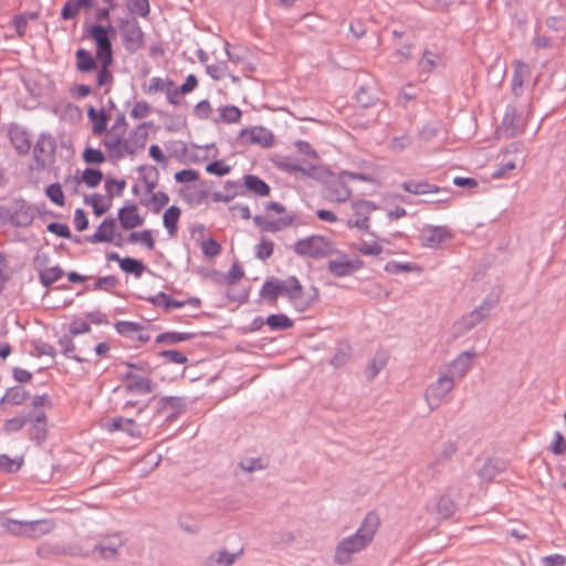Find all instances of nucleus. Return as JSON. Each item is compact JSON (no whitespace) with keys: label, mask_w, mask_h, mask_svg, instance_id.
<instances>
[{"label":"nucleus","mask_w":566,"mask_h":566,"mask_svg":"<svg viewBox=\"0 0 566 566\" xmlns=\"http://www.w3.org/2000/svg\"><path fill=\"white\" fill-rule=\"evenodd\" d=\"M379 525V515L375 512L367 513L357 532L342 539L336 546L335 563L339 565L348 564L354 554L361 552L374 541Z\"/></svg>","instance_id":"obj_1"},{"label":"nucleus","mask_w":566,"mask_h":566,"mask_svg":"<svg viewBox=\"0 0 566 566\" xmlns=\"http://www.w3.org/2000/svg\"><path fill=\"white\" fill-rule=\"evenodd\" d=\"M255 226L262 231L277 232L292 224L293 218L285 207L279 202H268L263 214L253 218Z\"/></svg>","instance_id":"obj_2"},{"label":"nucleus","mask_w":566,"mask_h":566,"mask_svg":"<svg viewBox=\"0 0 566 566\" xmlns=\"http://www.w3.org/2000/svg\"><path fill=\"white\" fill-rule=\"evenodd\" d=\"M293 251L302 258L323 259L335 254L336 245L333 240L314 234L298 240L294 244Z\"/></svg>","instance_id":"obj_3"},{"label":"nucleus","mask_w":566,"mask_h":566,"mask_svg":"<svg viewBox=\"0 0 566 566\" xmlns=\"http://www.w3.org/2000/svg\"><path fill=\"white\" fill-rule=\"evenodd\" d=\"M153 386L148 377L139 374L136 370H130L126 374L124 391L126 401L123 409L137 407L138 412L143 410L138 396H146L151 392Z\"/></svg>","instance_id":"obj_4"},{"label":"nucleus","mask_w":566,"mask_h":566,"mask_svg":"<svg viewBox=\"0 0 566 566\" xmlns=\"http://www.w3.org/2000/svg\"><path fill=\"white\" fill-rule=\"evenodd\" d=\"M284 295L296 311L303 312L317 301L318 292L314 286L304 289L297 277L290 276L285 280Z\"/></svg>","instance_id":"obj_5"},{"label":"nucleus","mask_w":566,"mask_h":566,"mask_svg":"<svg viewBox=\"0 0 566 566\" xmlns=\"http://www.w3.org/2000/svg\"><path fill=\"white\" fill-rule=\"evenodd\" d=\"M454 388L452 377L442 375L436 381L430 384L424 392V399L431 410L439 408Z\"/></svg>","instance_id":"obj_6"},{"label":"nucleus","mask_w":566,"mask_h":566,"mask_svg":"<svg viewBox=\"0 0 566 566\" xmlns=\"http://www.w3.org/2000/svg\"><path fill=\"white\" fill-rule=\"evenodd\" d=\"M113 28L102 25H93L88 31V36L96 44L97 60H105V64L113 63V49L111 43V34H114Z\"/></svg>","instance_id":"obj_7"},{"label":"nucleus","mask_w":566,"mask_h":566,"mask_svg":"<svg viewBox=\"0 0 566 566\" xmlns=\"http://www.w3.org/2000/svg\"><path fill=\"white\" fill-rule=\"evenodd\" d=\"M91 243H109L115 247H123L124 239L122 233L117 230L114 219L106 218L96 228L95 232L87 238Z\"/></svg>","instance_id":"obj_8"},{"label":"nucleus","mask_w":566,"mask_h":566,"mask_svg":"<svg viewBox=\"0 0 566 566\" xmlns=\"http://www.w3.org/2000/svg\"><path fill=\"white\" fill-rule=\"evenodd\" d=\"M335 253V258L331 259L327 264L328 271L334 276H349L363 269L364 262L359 258H350L344 252L336 251Z\"/></svg>","instance_id":"obj_9"},{"label":"nucleus","mask_w":566,"mask_h":566,"mask_svg":"<svg viewBox=\"0 0 566 566\" xmlns=\"http://www.w3.org/2000/svg\"><path fill=\"white\" fill-rule=\"evenodd\" d=\"M353 217L348 218L346 226L349 229L357 228L360 230H369L370 214L377 210V206L369 200H355L352 202Z\"/></svg>","instance_id":"obj_10"},{"label":"nucleus","mask_w":566,"mask_h":566,"mask_svg":"<svg viewBox=\"0 0 566 566\" xmlns=\"http://www.w3.org/2000/svg\"><path fill=\"white\" fill-rule=\"evenodd\" d=\"M452 237L451 231L446 227L426 226L420 231L419 241L422 247L438 249Z\"/></svg>","instance_id":"obj_11"},{"label":"nucleus","mask_w":566,"mask_h":566,"mask_svg":"<svg viewBox=\"0 0 566 566\" xmlns=\"http://www.w3.org/2000/svg\"><path fill=\"white\" fill-rule=\"evenodd\" d=\"M117 218L120 227L127 231L139 228L145 223V218L135 202H127L120 207Z\"/></svg>","instance_id":"obj_12"},{"label":"nucleus","mask_w":566,"mask_h":566,"mask_svg":"<svg viewBox=\"0 0 566 566\" xmlns=\"http://www.w3.org/2000/svg\"><path fill=\"white\" fill-rule=\"evenodd\" d=\"M104 179V174L96 167H86L83 170H77L74 176H69L64 179V184L71 185H85L90 189L97 188Z\"/></svg>","instance_id":"obj_13"},{"label":"nucleus","mask_w":566,"mask_h":566,"mask_svg":"<svg viewBox=\"0 0 566 566\" xmlns=\"http://www.w3.org/2000/svg\"><path fill=\"white\" fill-rule=\"evenodd\" d=\"M347 179H365L363 176L344 172L333 181L328 187V199L333 202H345L350 196L352 190L347 186Z\"/></svg>","instance_id":"obj_14"},{"label":"nucleus","mask_w":566,"mask_h":566,"mask_svg":"<svg viewBox=\"0 0 566 566\" xmlns=\"http://www.w3.org/2000/svg\"><path fill=\"white\" fill-rule=\"evenodd\" d=\"M476 353L474 349L462 352L449 365L446 376L452 377L453 380L461 379L471 369Z\"/></svg>","instance_id":"obj_15"},{"label":"nucleus","mask_w":566,"mask_h":566,"mask_svg":"<svg viewBox=\"0 0 566 566\" xmlns=\"http://www.w3.org/2000/svg\"><path fill=\"white\" fill-rule=\"evenodd\" d=\"M147 139L146 124H142L126 137V144L124 145L125 157H133L144 150Z\"/></svg>","instance_id":"obj_16"},{"label":"nucleus","mask_w":566,"mask_h":566,"mask_svg":"<svg viewBox=\"0 0 566 566\" xmlns=\"http://www.w3.org/2000/svg\"><path fill=\"white\" fill-rule=\"evenodd\" d=\"M14 526L13 532L17 534L33 538L41 537L53 530V523L48 520L14 523Z\"/></svg>","instance_id":"obj_17"},{"label":"nucleus","mask_w":566,"mask_h":566,"mask_svg":"<svg viewBox=\"0 0 566 566\" xmlns=\"http://www.w3.org/2000/svg\"><path fill=\"white\" fill-rule=\"evenodd\" d=\"M240 138L244 144L260 145L262 147H271L274 144L272 133L263 127L243 129Z\"/></svg>","instance_id":"obj_18"},{"label":"nucleus","mask_w":566,"mask_h":566,"mask_svg":"<svg viewBox=\"0 0 566 566\" xmlns=\"http://www.w3.org/2000/svg\"><path fill=\"white\" fill-rule=\"evenodd\" d=\"M125 144H126V138H124L122 133L116 132L115 128H113L111 132H108L103 139V145H104L105 149L107 150L108 155L115 159L125 158V153H124Z\"/></svg>","instance_id":"obj_19"},{"label":"nucleus","mask_w":566,"mask_h":566,"mask_svg":"<svg viewBox=\"0 0 566 566\" xmlns=\"http://www.w3.org/2000/svg\"><path fill=\"white\" fill-rule=\"evenodd\" d=\"M106 430L109 432L114 431H124L128 436L134 438H139L142 436V430L138 423L135 420L124 417H115L105 426Z\"/></svg>","instance_id":"obj_20"},{"label":"nucleus","mask_w":566,"mask_h":566,"mask_svg":"<svg viewBox=\"0 0 566 566\" xmlns=\"http://www.w3.org/2000/svg\"><path fill=\"white\" fill-rule=\"evenodd\" d=\"M181 209L177 206H170L163 216V224L169 238H175L179 230V220Z\"/></svg>","instance_id":"obj_21"},{"label":"nucleus","mask_w":566,"mask_h":566,"mask_svg":"<svg viewBox=\"0 0 566 566\" xmlns=\"http://www.w3.org/2000/svg\"><path fill=\"white\" fill-rule=\"evenodd\" d=\"M285 292V280H270L266 281L261 289V296L270 302L271 304H276V301L280 295H284Z\"/></svg>","instance_id":"obj_22"},{"label":"nucleus","mask_w":566,"mask_h":566,"mask_svg":"<svg viewBox=\"0 0 566 566\" xmlns=\"http://www.w3.org/2000/svg\"><path fill=\"white\" fill-rule=\"evenodd\" d=\"M127 242L130 244L142 245L148 251H153L156 247L154 233L150 229L132 231L127 237Z\"/></svg>","instance_id":"obj_23"},{"label":"nucleus","mask_w":566,"mask_h":566,"mask_svg":"<svg viewBox=\"0 0 566 566\" xmlns=\"http://www.w3.org/2000/svg\"><path fill=\"white\" fill-rule=\"evenodd\" d=\"M30 437L36 441H43L46 437V417L44 412H38L31 420Z\"/></svg>","instance_id":"obj_24"},{"label":"nucleus","mask_w":566,"mask_h":566,"mask_svg":"<svg viewBox=\"0 0 566 566\" xmlns=\"http://www.w3.org/2000/svg\"><path fill=\"white\" fill-rule=\"evenodd\" d=\"M382 241L384 240H363L353 244V248L363 255L378 256L384 252V247L381 244Z\"/></svg>","instance_id":"obj_25"},{"label":"nucleus","mask_w":566,"mask_h":566,"mask_svg":"<svg viewBox=\"0 0 566 566\" xmlns=\"http://www.w3.org/2000/svg\"><path fill=\"white\" fill-rule=\"evenodd\" d=\"M87 116L92 122V132L94 135L99 136L107 128V116L104 111H96L94 107H90Z\"/></svg>","instance_id":"obj_26"},{"label":"nucleus","mask_w":566,"mask_h":566,"mask_svg":"<svg viewBox=\"0 0 566 566\" xmlns=\"http://www.w3.org/2000/svg\"><path fill=\"white\" fill-rule=\"evenodd\" d=\"M82 159L88 167H95L106 161V155L99 148L87 145L82 153Z\"/></svg>","instance_id":"obj_27"},{"label":"nucleus","mask_w":566,"mask_h":566,"mask_svg":"<svg viewBox=\"0 0 566 566\" xmlns=\"http://www.w3.org/2000/svg\"><path fill=\"white\" fill-rule=\"evenodd\" d=\"M245 188L259 196H268L270 193L269 185L254 175H247L243 178Z\"/></svg>","instance_id":"obj_28"},{"label":"nucleus","mask_w":566,"mask_h":566,"mask_svg":"<svg viewBox=\"0 0 566 566\" xmlns=\"http://www.w3.org/2000/svg\"><path fill=\"white\" fill-rule=\"evenodd\" d=\"M76 67L80 72H91L96 67V61L93 55L85 49L76 51Z\"/></svg>","instance_id":"obj_29"},{"label":"nucleus","mask_w":566,"mask_h":566,"mask_svg":"<svg viewBox=\"0 0 566 566\" xmlns=\"http://www.w3.org/2000/svg\"><path fill=\"white\" fill-rule=\"evenodd\" d=\"M122 546V542L117 537L107 539L104 544L96 547L101 558L109 559L116 556L117 549Z\"/></svg>","instance_id":"obj_30"},{"label":"nucleus","mask_w":566,"mask_h":566,"mask_svg":"<svg viewBox=\"0 0 566 566\" xmlns=\"http://www.w3.org/2000/svg\"><path fill=\"white\" fill-rule=\"evenodd\" d=\"M85 202L92 207L93 212L98 217L106 213L111 207L105 198L98 193L91 195Z\"/></svg>","instance_id":"obj_31"},{"label":"nucleus","mask_w":566,"mask_h":566,"mask_svg":"<svg viewBox=\"0 0 566 566\" xmlns=\"http://www.w3.org/2000/svg\"><path fill=\"white\" fill-rule=\"evenodd\" d=\"M244 277V270L243 268L238 263L234 262L230 270L222 276L221 283L228 286L234 285L240 280Z\"/></svg>","instance_id":"obj_32"},{"label":"nucleus","mask_w":566,"mask_h":566,"mask_svg":"<svg viewBox=\"0 0 566 566\" xmlns=\"http://www.w3.org/2000/svg\"><path fill=\"white\" fill-rule=\"evenodd\" d=\"M191 334L189 333H179V332H168L159 334L156 337V343L158 344H168L174 345L180 342H185L191 338Z\"/></svg>","instance_id":"obj_33"},{"label":"nucleus","mask_w":566,"mask_h":566,"mask_svg":"<svg viewBox=\"0 0 566 566\" xmlns=\"http://www.w3.org/2000/svg\"><path fill=\"white\" fill-rule=\"evenodd\" d=\"M119 268L122 271L133 273L137 277L143 274L145 269L143 262L133 258H124L123 260H119Z\"/></svg>","instance_id":"obj_34"},{"label":"nucleus","mask_w":566,"mask_h":566,"mask_svg":"<svg viewBox=\"0 0 566 566\" xmlns=\"http://www.w3.org/2000/svg\"><path fill=\"white\" fill-rule=\"evenodd\" d=\"M402 188L406 191H408L410 193H415V195H424V193H432V192L438 191L437 187H434L428 182H413V181L403 182Z\"/></svg>","instance_id":"obj_35"},{"label":"nucleus","mask_w":566,"mask_h":566,"mask_svg":"<svg viewBox=\"0 0 566 566\" xmlns=\"http://www.w3.org/2000/svg\"><path fill=\"white\" fill-rule=\"evenodd\" d=\"M266 324L271 329H287L293 326V322L285 314H272L268 317Z\"/></svg>","instance_id":"obj_36"},{"label":"nucleus","mask_w":566,"mask_h":566,"mask_svg":"<svg viewBox=\"0 0 566 566\" xmlns=\"http://www.w3.org/2000/svg\"><path fill=\"white\" fill-rule=\"evenodd\" d=\"M235 559L233 554H229L227 552H219L214 555H211L207 560L205 566H231Z\"/></svg>","instance_id":"obj_37"},{"label":"nucleus","mask_w":566,"mask_h":566,"mask_svg":"<svg viewBox=\"0 0 566 566\" xmlns=\"http://www.w3.org/2000/svg\"><path fill=\"white\" fill-rule=\"evenodd\" d=\"M436 510L441 517L446 518L454 513L455 504L450 496L442 495L437 502Z\"/></svg>","instance_id":"obj_38"},{"label":"nucleus","mask_w":566,"mask_h":566,"mask_svg":"<svg viewBox=\"0 0 566 566\" xmlns=\"http://www.w3.org/2000/svg\"><path fill=\"white\" fill-rule=\"evenodd\" d=\"M46 197L56 206L63 207L65 205V196L60 184H51L45 189Z\"/></svg>","instance_id":"obj_39"},{"label":"nucleus","mask_w":566,"mask_h":566,"mask_svg":"<svg viewBox=\"0 0 566 566\" xmlns=\"http://www.w3.org/2000/svg\"><path fill=\"white\" fill-rule=\"evenodd\" d=\"M385 270L388 273L397 274L400 272H420L421 268L413 263H400L391 261L385 265Z\"/></svg>","instance_id":"obj_40"},{"label":"nucleus","mask_w":566,"mask_h":566,"mask_svg":"<svg viewBox=\"0 0 566 566\" xmlns=\"http://www.w3.org/2000/svg\"><path fill=\"white\" fill-rule=\"evenodd\" d=\"M274 250V243L270 239L261 238L260 242L255 245V255L258 259L268 260Z\"/></svg>","instance_id":"obj_41"},{"label":"nucleus","mask_w":566,"mask_h":566,"mask_svg":"<svg viewBox=\"0 0 566 566\" xmlns=\"http://www.w3.org/2000/svg\"><path fill=\"white\" fill-rule=\"evenodd\" d=\"M154 303L157 306H163L166 310L179 308V307L185 306V302L172 300L169 295H167L163 292L158 293L154 297Z\"/></svg>","instance_id":"obj_42"},{"label":"nucleus","mask_w":566,"mask_h":566,"mask_svg":"<svg viewBox=\"0 0 566 566\" xmlns=\"http://www.w3.org/2000/svg\"><path fill=\"white\" fill-rule=\"evenodd\" d=\"M221 120L226 123H238L241 118V111L237 106H224L219 109Z\"/></svg>","instance_id":"obj_43"},{"label":"nucleus","mask_w":566,"mask_h":566,"mask_svg":"<svg viewBox=\"0 0 566 566\" xmlns=\"http://www.w3.org/2000/svg\"><path fill=\"white\" fill-rule=\"evenodd\" d=\"M206 171L222 177L231 171V166L226 160H216L207 165Z\"/></svg>","instance_id":"obj_44"},{"label":"nucleus","mask_w":566,"mask_h":566,"mask_svg":"<svg viewBox=\"0 0 566 566\" xmlns=\"http://www.w3.org/2000/svg\"><path fill=\"white\" fill-rule=\"evenodd\" d=\"M23 463L22 458H10L6 454L0 455V469L6 472H15L18 471Z\"/></svg>","instance_id":"obj_45"},{"label":"nucleus","mask_w":566,"mask_h":566,"mask_svg":"<svg viewBox=\"0 0 566 566\" xmlns=\"http://www.w3.org/2000/svg\"><path fill=\"white\" fill-rule=\"evenodd\" d=\"M127 9L135 14L146 17L149 13L148 0H127Z\"/></svg>","instance_id":"obj_46"},{"label":"nucleus","mask_w":566,"mask_h":566,"mask_svg":"<svg viewBox=\"0 0 566 566\" xmlns=\"http://www.w3.org/2000/svg\"><path fill=\"white\" fill-rule=\"evenodd\" d=\"M126 187L124 179L107 178L105 180V189L109 196H122Z\"/></svg>","instance_id":"obj_47"},{"label":"nucleus","mask_w":566,"mask_h":566,"mask_svg":"<svg viewBox=\"0 0 566 566\" xmlns=\"http://www.w3.org/2000/svg\"><path fill=\"white\" fill-rule=\"evenodd\" d=\"M150 205L154 212L160 211L169 202V196L164 191H156L151 193Z\"/></svg>","instance_id":"obj_48"},{"label":"nucleus","mask_w":566,"mask_h":566,"mask_svg":"<svg viewBox=\"0 0 566 566\" xmlns=\"http://www.w3.org/2000/svg\"><path fill=\"white\" fill-rule=\"evenodd\" d=\"M27 423V418L23 416L13 417L8 419L3 424V430L6 433H13L21 430Z\"/></svg>","instance_id":"obj_49"},{"label":"nucleus","mask_w":566,"mask_h":566,"mask_svg":"<svg viewBox=\"0 0 566 566\" xmlns=\"http://www.w3.org/2000/svg\"><path fill=\"white\" fill-rule=\"evenodd\" d=\"M201 251L208 258H214L221 252V245L213 239H207L201 243Z\"/></svg>","instance_id":"obj_50"},{"label":"nucleus","mask_w":566,"mask_h":566,"mask_svg":"<svg viewBox=\"0 0 566 566\" xmlns=\"http://www.w3.org/2000/svg\"><path fill=\"white\" fill-rule=\"evenodd\" d=\"M231 217L235 220H249L251 218L250 208L247 205L235 203L229 208Z\"/></svg>","instance_id":"obj_51"},{"label":"nucleus","mask_w":566,"mask_h":566,"mask_svg":"<svg viewBox=\"0 0 566 566\" xmlns=\"http://www.w3.org/2000/svg\"><path fill=\"white\" fill-rule=\"evenodd\" d=\"M554 454H564L566 452V440L560 432L556 431L549 446Z\"/></svg>","instance_id":"obj_52"},{"label":"nucleus","mask_w":566,"mask_h":566,"mask_svg":"<svg viewBox=\"0 0 566 566\" xmlns=\"http://www.w3.org/2000/svg\"><path fill=\"white\" fill-rule=\"evenodd\" d=\"M101 62V70L97 73V84L98 86H104L106 84L112 83L113 76L111 71L108 70L112 64H105V60H98Z\"/></svg>","instance_id":"obj_53"},{"label":"nucleus","mask_w":566,"mask_h":566,"mask_svg":"<svg viewBox=\"0 0 566 566\" xmlns=\"http://www.w3.org/2000/svg\"><path fill=\"white\" fill-rule=\"evenodd\" d=\"M159 356L172 364H185L188 360V358L178 350H163Z\"/></svg>","instance_id":"obj_54"},{"label":"nucleus","mask_w":566,"mask_h":566,"mask_svg":"<svg viewBox=\"0 0 566 566\" xmlns=\"http://www.w3.org/2000/svg\"><path fill=\"white\" fill-rule=\"evenodd\" d=\"M207 73L213 78V80H221L224 78L228 75L227 65L224 63L219 64H211L207 66Z\"/></svg>","instance_id":"obj_55"},{"label":"nucleus","mask_w":566,"mask_h":566,"mask_svg":"<svg viewBox=\"0 0 566 566\" xmlns=\"http://www.w3.org/2000/svg\"><path fill=\"white\" fill-rule=\"evenodd\" d=\"M438 60L439 57L436 53L426 51L420 61V65L423 70L430 72L437 66Z\"/></svg>","instance_id":"obj_56"},{"label":"nucleus","mask_w":566,"mask_h":566,"mask_svg":"<svg viewBox=\"0 0 566 566\" xmlns=\"http://www.w3.org/2000/svg\"><path fill=\"white\" fill-rule=\"evenodd\" d=\"M48 230L60 237V238H65V239H69L71 238V231H70V228L64 224V223H60V222H51L49 223L48 226Z\"/></svg>","instance_id":"obj_57"},{"label":"nucleus","mask_w":566,"mask_h":566,"mask_svg":"<svg viewBox=\"0 0 566 566\" xmlns=\"http://www.w3.org/2000/svg\"><path fill=\"white\" fill-rule=\"evenodd\" d=\"M199 178V174L193 169H184L175 174V180L180 184L192 182Z\"/></svg>","instance_id":"obj_58"},{"label":"nucleus","mask_w":566,"mask_h":566,"mask_svg":"<svg viewBox=\"0 0 566 566\" xmlns=\"http://www.w3.org/2000/svg\"><path fill=\"white\" fill-rule=\"evenodd\" d=\"M140 329V324L134 322H118L116 324V331L122 335H129L132 333L139 332Z\"/></svg>","instance_id":"obj_59"},{"label":"nucleus","mask_w":566,"mask_h":566,"mask_svg":"<svg viewBox=\"0 0 566 566\" xmlns=\"http://www.w3.org/2000/svg\"><path fill=\"white\" fill-rule=\"evenodd\" d=\"M63 271L59 266L46 269L42 272L41 279L44 283H52L61 279Z\"/></svg>","instance_id":"obj_60"},{"label":"nucleus","mask_w":566,"mask_h":566,"mask_svg":"<svg viewBox=\"0 0 566 566\" xmlns=\"http://www.w3.org/2000/svg\"><path fill=\"white\" fill-rule=\"evenodd\" d=\"M82 8L75 0H69L62 9V17L64 19L74 18Z\"/></svg>","instance_id":"obj_61"},{"label":"nucleus","mask_w":566,"mask_h":566,"mask_svg":"<svg viewBox=\"0 0 566 566\" xmlns=\"http://www.w3.org/2000/svg\"><path fill=\"white\" fill-rule=\"evenodd\" d=\"M164 88H165V83H164L163 78L151 77L148 82V85L145 88V93L155 94V93L164 91Z\"/></svg>","instance_id":"obj_62"},{"label":"nucleus","mask_w":566,"mask_h":566,"mask_svg":"<svg viewBox=\"0 0 566 566\" xmlns=\"http://www.w3.org/2000/svg\"><path fill=\"white\" fill-rule=\"evenodd\" d=\"M566 562V557L560 554H553L544 556L542 563L544 566H563Z\"/></svg>","instance_id":"obj_63"},{"label":"nucleus","mask_w":566,"mask_h":566,"mask_svg":"<svg viewBox=\"0 0 566 566\" xmlns=\"http://www.w3.org/2000/svg\"><path fill=\"white\" fill-rule=\"evenodd\" d=\"M74 224L78 231H84L88 227V220L82 209H76L74 213Z\"/></svg>","instance_id":"obj_64"}]
</instances>
